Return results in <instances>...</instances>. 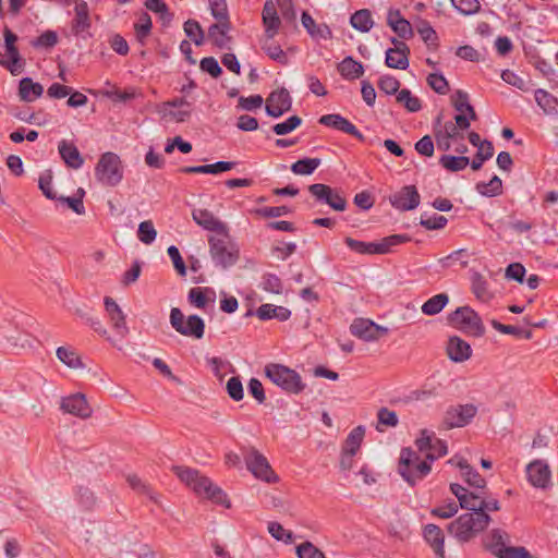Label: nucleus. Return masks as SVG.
I'll use <instances>...</instances> for the list:
<instances>
[{"mask_svg":"<svg viewBox=\"0 0 558 558\" xmlns=\"http://www.w3.org/2000/svg\"><path fill=\"white\" fill-rule=\"evenodd\" d=\"M535 100L545 113H554L557 111L558 101L548 92L544 89H537L535 92Z\"/></svg>","mask_w":558,"mask_h":558,"instance_id":"obj_47","label":"nucleus"},{"mask_svg":"<svg viewBox=\"0 0 558 558\" xmlns=\"http://www.w3.org/2000/svg\"><path fill=\"white\" fill-rule=\"evenodd\" d=\"M411 238L407 234H392L384 238L380 242H375L376 254H387L391 252L392 247L407 243Z\"/></svg>","mask_w":558,"mask_h":558,"instance_id":"obj_40","label":"nucleus"},{"mask_svg":"<svg viewBox=\"0 0 558 558\" xmlns=\"http://www.w3.org/2000/svg\"><path fill=\"white\" fill-rule=\"evenodd\" d=\"M508 538L509 536L505 531L499 529L492 530L487 538L486 547L496 556V551H498V549L508 547L506 546V541H508Z\"/></svg>","mask_w":558,"mask_h":558,"instance_id":"obj_43","label":"nucleus"},{"mask_svg":"<svg viewBox=\"0 0 558 558\" xmlns=\"http://www.w3.org/2000/svg\"><path fill=\"white\" fill-rule=\"evenodd\" d=\"M345 244L354 252L360 254H376L375 242H362L352 238H345Z\"/></svg>","mask_w":558,"mask_h":558,"instance_id":"obj_61","label":"nucleus"},{"mask_svg":"<svg viewBox=\"0 0 558 558\" xmlns=\"http://www.w3.org/2000/svg\"><path fill=\"white\" fill-rule=\"evenodd\" d=\"M377 421L378 425L376 426V429L378 432H383L380 428V425L387 426V427H396L399 423L397 413L392 410H389L388 408H380L377 412Z\"/></svg>","mask_w":558,"mask_h":558,"instance_id":"obj_51","label":"nucleus"},{"mask_svg":"<svg viewBox=\"0 0 558 558\" xmlns=\"http://www.w3.org/2000/svg\"><path fill=\"white\" fill-rule=\"evenodd\" d=\"M471 289L475 298L487 303L493 298V293L488 289V282L480 272H474L471 277Z\"/></svg>","mask_w":558,"mask_h":558,"instance_id":"obj_35","label":"nucleus"},{"mask_svg":"<svg viewBox=\"0 0 558 558\" xmlns=\"http://www.w3.org/2000/svg\"><path fill=\"white\" fill-rule=\"evenodd\" d=\"M58 149L62 160L69 168L80 169L83 166L84 159L73 143L62 140L58 145Z\"/></svg>","mask_w":558,"mask_h":558,"instance_id":"obj_28","label":"nucleus"},{"mask_svg":"<svg viewBox=\"0 0 558 558\" xmlns=\"http://www.w3.org/2000/svg\"><path fill=\"white\" fill-rule=\"evenodd\" d=\"M263 23L265 25L266 37H268V39H272L278 33L281 21L278 16L275 3L271 0L266 1L264 4Z\"/></svg>","mask_w":558,"mask_h":558,"instance_id":"obj_26","label":"nucleus"},{"mask_svg":"<svg viewBox=\"0 0 558 558\" xmlns=\"http://www.w3.org/2000/svg\"><path fill=\"white\" fill-rule=\"evenodd\" d=\"M308 192L320 204H326L336 211H343L347 208V201L340 191L323 183H314L308 186Z\"/></svg>","mask_w":558,"mask_h":558,"instance_id":"obj_12","label":"nucleus"},{"mask_svg":"<svg viewBox=\"0 0 558 558\" xmlns=\"http://www.w3.org/2000/svg\"><path fill=\"white\" fill-rule=\"evenodd\" d=\"M296 555L299 558H326L325 554L308 541L296 546Z\"/></svg>","mask_w":558,"mask_h":558,"instance_id":"obj_56","label":"nucleus"},{"mask_svg":"<svg viewBox=\"0 0 558 558\" xmlns=\"http://www.w3.org/2000/svg\"><path fill=\"white\" fill-rule=\"evenodd\" d=\"M302 124V119L298 116H291L286 121L277 123L272 126V131L277 135H286L294 131Z\"/></svg>","mask_w":558,"mask_h":558,"instance_id":"obj_55","label":"nucleus"},{"mask_svg":"<svg viewBox=\"0 0 558 558\" xmlns=\"http://www.w3.org/2000/svg\"><path fill=\"white\" fill-rule=\"evenodd\" d=\"M137 236L146 245L151 244L156 240L157 231L151 220H145L138 225Z\"/></svg>","mask_w":558,"mask_h":558,"instance_id":"obj_50","label":"nucleus"},{"mask_svg":"<svg viewBox=\"0 0 558 558\" xmlns=\"http://www.w3.org/2000/svg\"><path fill=\"white\" fill-rule=\"evenodd\" d=\"M230 21L218 22L208 28V39L219 49H230L232 37L228 35Z\"/></svg>","mask_w":558,"mask_h":558,"instance_id":"obj_23","label":"nucleus"},{"mask_svg":"<svg viewBox=\"0 0 558 558\" xmlns=\"http://www.w3.org/2000/svg\"><path fill=\"white\" fill-rule=\"evenodd\" d=\"M529 482L536 488H547L550 484L551 473L547 463L535 460L526 466Z\"/></svg>","mask_w":558,"mask_h":558,"instance_id":"obj_20","label":"nucleus"},{"mask_svg":"<svg viewBox=\"0 0 558 558\" xmlns=\"http://www.w3.org/2000/svg\"><path fill=\"white\" fill-rule=\"evenodd\" d=\"M494 155V147L492 142L484 140V145H481L480 148H477V153L470 162L472 170L477 171L482 168L484 161L490 159Z\"/></svg>","mask_w":558,"mask_h":558,"instance_id":"obj_45","label":"nucleus"},{"mask_svg":"<svg viewBox=\"0 0 558 558\" xmlns=\"http://www.w3.org/2000/svg\"><path fill=\"white\" fill-rule=\"evenodd\" d=\"M126 482L131 486L132 489L136 490L140 494L146 495L150 500L158 504V496L154 493V490L144 483L136 474H129L126 476Z\"/></svg>","mask_w":558,"mask_h":558,"instance_id":"obj_44","label":"nucleus"},{"mask_svg":"<svg viewBox=\"0 0 558 558\" xmlns=\"http://www.w3.org/2000/svg\"><path fill=\"white\" fill-rule=\"evenodd\" d=\"M44 93L41 84L34 82L31 77H23L19 84V96L21 100L32 102Z\"/></svg>","mask_w":558,"mask_h":558,"instance_id":"obj_31","label":"nucleus"},{"mask_svg":"<svg viewBox=\"0 0 558 558\" xmlns=\"http://www.w3.org/2000/svg\"><path fill=\"white\" fill-rule=\"evenodd\" d=\"M448 302L449 295L447 293H439L424 302L421 310L427 316L437 315L445 308Z\"/></svg>","mask_w":558,"mask_h":558,"instance_id":"obj_38","label":"nucleus"},{"mask_svg":"<svg viewBox=\"0 0 558 558\" xmlns=\"http://www.w3.org/2000/svg\"><path fill=\"white\" fill-rule=\"evenodd\" d=\"M265 375L271 383L288 393L298 395L305 388L300 374L281 364H268L265 366Z\"/></svg>","mask_w":558,"mask_h":558,"instance_id":"obj_5","label":"nucleus"},{"mask_svg":"<svg viewBox=\"0 0 558 558\" xmlns=\"http://www.w3.org/2000/svg\"><path fill=\"white\" fill-rule=\"evenodd\" d=\"M184 32H185L186 36L190 37L196 46H199L203 44L204 32L197 21L187 20L184 23Z\"/></svg>","mask_w":558,"mask_h":558,"instance_id":"obj_53","label":"nucleus"},{"mask_svg":"<svg viewBox=\"0 0 558 558\" xmlns=\"http://www.w3.org/2000/svg\"><path fill=\"white\" fill-rule=\"evenodd\" d=\"M447 319L450 326L469 337L481 338L486 332L481 316L469 305L458 307Z\"/></svg>","mask_w":558,"mask_h":558,"instance_id":"obj_4","label":"nucleus"},{"mask_svg":"<svg viewBox=\"0 0 558 558\" xmlns=\"http://www.w3.org/2000/svg\"><path fill=\"white\" fill-rule=\"evenodd\" d=\"M97 180L107 186H116L123 178L120 157L114 153H105L95 168Z\"/></svg>","mask_w":558,"mask_h":558,"instance_id":"obj_6","label":"nucleus"},{"mask_svg":"<svg viewBox=\"0 0 558 558\" xmlns=\"http://www.w3.org/2000/svg\"><path fill=\"white\" fill-rule=\"evenodd\" d=\"M426 543L438 558H445V534L436 524H427L423 531Z\"/></svg>","mask_w":558,"mask_h":558,"instance_id":"obj_24","label":"nucleus"},{"mask_svg":"<svg viewBox=\"0 0 558 558\" xmlns=\"http://www.w3.org/2000/svg\"><path fill=\"white\" fill-rule=\"evenodd\" d=\"M228 236L215 238L210 236L208 242L210 246V255L216 265L222 268L234 265L239 258L238 247L227 241Z\"/></svg>","mask_w":558,"mask_h":558,"instance_id":"obj_10","label":"nucleus"},{"mask_svg":"<svg viewBox=\"0 0 558 558\" xmlns=\"http://www.w3.org/2000/svg\"><path fill=\"white\" fill-rule=\"evenodd\" d=\"M5 56L0 52V65L5 68L12 75H19L24 71L25 60L22 58L16 41L19 37L9 27L3 29Z\"/></svg>","mask_w":558,"mask_h":558,"instance_id":"obj_7","label":"nucleus"},{"mask_svg":"<svg viewBox=\"0 0 558 558\" xmlns=\"http://www.w3.org/2000/svg\"><path fill=\"white\" fill-rule=\"evenodd\" d=\"M58 43V35L54 31H46L37 38L31 41L32 46L35 48H52Z\"/></svg>","mask_w":558,"mask_h":558,"instance_id":"obj_57","label":"nucleus"},{"mask_svg":"<svg viewBox=\"0 0 558 558\" xmlns=\"http://www.w3.org/2000/svg\"><path fill=\"white\" fill-rule=\"evenodd\" d=\"M477 408L474 404H458L447 409L442 424L447 429L463 427L475 416Z\"/></svg>","mask_w":558,"mask_h":558,"instance_id":"obj_13","label":"nucleus"},{"mask_svg":"<svg viewBox=\"0 0 558 558\" xmlns=\"http://www.w3.org/2000/svg\"><path fill=\"white\" fill-rule=\"evenodd\" d=\"M415 27L425 44L437 46L438 36L429 22L418 19Z\"/></svg>","mask_w":558,"mask_h":558,"instance_id":"obj_48","label":"nucleus"},{"mask_svg":"<svg viewBox=\"0 0 558 558\" xmlns=\"http://www.w3.org/2000/svg\"><path fill=\"white\" fill-rule=\"evenodd\" d=\"M244 461L248 471L252 474L266 483L278 482L277 474L272 471L267 458L260 453L256 448H247L244 452Z\"/></svg>","mask_w":558,"mask_h":558,"instance_id":"obj_9","label":"nucleus"},{"mask_svg":"<svg viewBox=\"0 0 558 558\" xmlns=\"http://www.w3.org/2000/svg\"><path fill=\"white\" fill-rule=\"evenodd\" d=\"M478 193L485 196H496L501 193L502 182L499 177L494 175L488 183H478L476 185Z\"/></svg>","mask_w":558,"mask_h":558,"instance_id":"obj_52","label":"nucleus"},{"mask_svg":"<svg viewBox=\"0 0 558 558\" xmlns=\"http://www.w3.org/2000/svg\"><path fill=\"white\" fill-rule=\"evenodd\" d=\"M58 360L70 368L77 369L83 368L84 364L77 351L70 347H59L56 351Z\"/></svg>","mask_w":558,"mask_h":558,"instance_id":"obj_33","label":"nucleus"},{"mask_svg":"<svg viewBox=\"0 0 558 558\" xmlns=\"http://www.w3.org/2000/svg\"><path fill=\"white\" fill-rule=\"evenodd\" d=\"M60 408L63 412L83 420L90 417L93 414V409L83 393H74L62 398Z\"/></svg>","mask_w":558,"mask_h":558,"instance_id":"obj_18","label":"nucleus"},{"mask_svg":"<svg viewBox=\"0 0 558 558\" xmlns=\"http://www.w3.org/2000/svg\"><path fill=\"white\" fill-rule=\"evenodd\" d=\"M318 122L322 125L350 134L359 141H364L363 134L356 129V126L338 113L324 114L319 118Z\"/></svg>","mask_w":558,"mask_h":558,"instance_id":"obj_21","label":"nucleus"},{"mask_svg":"<svg viewBox=\"0 0 558 558\" xmlns=\"http://www.w3.org/2000/svg\"><path fill=\"white\" fill-rule=\"evenodd\" d=\"M187 299L193 306L205 308L209 301H215L216 293L211 288H192L189 291Z\"/></svg>","mask_w":558,"mask_h":558,"instance_id":"obj_34","label":"nucleus"},{"mask_svg":"<svg viewBox=\"0 0 558 558\" xmlns=\"http://www.w3.org/2000/svg\"><path fill=\"white\" fill-rule=\"evenodd\" d=\"M397 101L403 105L409 112H417L422 109L421 100L407 88L397 94Z\"/></svg>","mask_w":558,"mask_h":558,"instance_id":"obj_46","label":"nucleus"},{"mask_svg":"<svg viewBox=\"0 0 558 558\" xmlns=\"http://www.w3.org/2000/svg\"><path fill=\"white\" fill-rule=\"evenodd\" d=\"M498 558H535L525 547L508 546L507 548L498 549L496 551Z\"/></svg>","mask_w":558,"mask_h":558,"instance_id":"obj_59","label":"nucleus"},{"mask_svg":"<svg viewBox=\"0 0 558 558\" xmlns=\"http://www.w3.org/2000/svg\"><path fill=\"white\" fill-rule=\"evenodd\" d=\"M173 471L175 475L198 496H203L218 505H223L227 508L230 507L227 495L221 490V488L214 485L208 477L201 475L197 470L175 466Z\"/></svg>","mask_w":558,"mask_h":558,"instance_id":"obj_2","label":"nucleus"},{"mask_svg":"<svg viewBox=\"0 0 558 558\" xmlns=\"http://www.w3.org/2000/svg\"><path fill=\"white\" fill-rule=\"evenodd\" d=\"M447 354L456 363L469 360L472 355L471 345L458 336L450 337L447 343Z\"/></svg>","mask_w":558,"mask_h":558,"instance_id":"obj_25","label":"nucleus"},{"mask_svg":"<svg viewBox=\"0 0 558 558\" xmlns=\"http://www.w3.org/2000/svg\"><path fill=\"white\" fill-rule=\"evenodd\" d=\"M451 464H456L461 470V475L465 480V482L475 488H485L486 481L485 478L478 474L476 470H474L466 460L464 459H456L452 458L448 461Z\"/></svg>","mask_w":558,"mask_h":558,"instance_id":"obj_27","label":"nucleus"},{"mask_svg":"<svg viewBox=\"0 0 558 558\" xmlns=\"http://www.w3.org/2000/svg\"><path fill=\"white\" fill-rule=\"evenodd\" d=\"M338 71L345 80H356L364 73L361 62L355 61L351 57L344 58L338 65Z\"/></svg>","mask_w":558,"mask_h":558,"instance_id":"obj_37","label":"nucleus"},{"mask_svg":"<svg viewBox=\"0 0 558 558\" xmlns=\"http://www.w3.org/2000/svg\"><path fill=\"white\" fill-rule=\"evenodd\" d=\"M75 16L72 21V31L75 34L86 32L90 27L89 8L86 1H76L74 8Z\"/></svg>","mask_w":558,"mask_h":558,"instance_id":"obj_29","label":"nucleus"},{"mask_svg":"<svg viewBox=\"0 0 558 558\" xmlns=\"http://www.w3.org/2000/svg\"><path fill=\"white\" fill-rule=\"evenodd\" d=\"M430 462L422 460L418 450L403 448L399 458L398 472L411 486L426 477L430 472Z\"/></svg>","mask_w":558,"mask_h":558,"instance_id":"obj_3","label":"nucleus"},{"mask_svg":"<svg viewBox=\"0 0 558 558\" xmlns=\"http://www.w3.org/2000/svg\"><path fill=\"white\" fill-rule=\"evenodd\" d=\"M450 490L458 498L460 507L466 510H475L474 507H480L482 502L492 498L469 492L466 488L456 483L450 485Z\"/></svg>","mask_w":558,"mask_h":558,"instance_id":"obj_22","label":"nucleus"},{"mask_svg":"<svg viewBox=\"0 0 558 558\" xmlns=\"http://www.w3.org/2000/svg\"><path fill=\"white\" fill-rule=\"evenodd\" d=\"M427 83L437 94L445 95L449 90L448 81L440 73H430L427 76Z\"/></svg>","mask_w":558,"mask_h":558,"instance_id":"obj_58","label":"nucleus"},{"mask_svg":"<svg viewBox=\"0 0 558 558\" xmlns=\"http://www.w3.org/2000/svg\"><path fill=\"white\" fill-rule=\"evenodd\" d=\"M389 201L393 208L400 211H409L420 205L421 197L414 185H405L390 195Z\"/></svg>","mask_w":558,"mask_h":558,"instance_id":"obj_15","label":"nucleus"},{"mask_svg":"<svg viewBox=\"0 0 558 558\" xmlns=\"http://www.w3.org/2000/svg\"><path fill=\"white\" fill-rule=\"evenodd\" d=\"M211 15L218 22L229 21L228 8L226 0H208Z\"/></svg>","mask_w":558,"mask_h":558,"instance_id":"obj_64","label":"nucleus"},{"mask_svg":"<svg viewBox=\"0 0 558 558\" xmlns=\"http://www.w3.org/2000/svg\"><path fill=\"white\" fill-rule=\"evenodd\" d=\"M401 49H388L386 51L385 63L388 68L405 70L409 66L410 48L407 44L401 45Z\"/></svg>","mask_w":558,"mask_h":558,"instance_id":"obj_30","label":"nucleus"},{"mask_svg":"<svg viewBox=\"0 0 558 558\" xmlns=\"http://www.w3.org/2000/svg\"><path fill=\"white\" fill-rule=\"evenodd\" d=\"M351 26L361 32L368 33L374 26V20L368 9H361L355 11L350 17Z\"/></svg>","mask_w":558,"mask_h":558,"instance_id":"obj_36","label":"nucleus"},{"mask_svg":"<svg viewBox=\"0 0 558 558\" xmlns=\"http://www.w3.org/2000/svg\"><path fill=\"white\" fill-rule=\"evenodd\" d=\"M320 162L319 158H303L292 163L291 171L299 175H310L320 166Z\"/></svg>","mask_w":558,"mask_h":558,"instance_id":"obj_42","label":"nucleus"},{"mask_svg":"<svg viewBox=\"0 0 558 558\" xmlns=\"http://www.w3.org/2000/svg\"><path fill=\"white\" fill-rule=\"evenodd\" d=\"M137 39L143 43L151 29V20L147 13H143L134 25Z\"/></svg>","mask_w":558,"mask_h":558,"instance_id":"obj_63","label":"nucleus"},{"mask_svg":"<svg viewBox=\"0 0 558 558\" xmlns=\"http://www.w3.org/2000/svg\"><path fill=\"white\" fill-rule=\"evenodd\" d=\"M256 315L260 320H268L276 318L279 322H286L291 316V311L283 306H276L274 304H262L257 311Z\"/></svg>","mask_w":558,"mask_h":558,"instance_id":"obj_32","label":"nucleus"},{"mask_svg":"<svg viewBox=\"0 0 558 558\" xmlns=\"http://www.w3.org/2000/svg\"><path fill=\"white\" fill-rule=\"evenodd\" d=\"M262 287L265 291L275 294H280L283 289L281 279L274 274H267L263 277Z\"/></svg>","mask_w":558,"mask_h":558,"instance_id":"obj_62","label":"nucleus"},{"mask_svg":"<svg viewBox=\"0 0 558 558\" xmlns=\"http://www.w3.org/2000/svg\"><path fill=\"white\" fill-rule=\"evenodd\" d=\"M415 446L420 453L425 454V459L433 462L447 454L448 449L444 440L436 438L435 434L427 429L421 430V436L415 440Z\"/></svg>","mask_w":558,"mask_h":558,"instance_id":"obj_11","label":"nucleus"},{"mask_svg":"<svg viewBox=\"0 0 558 558\" xmlns=\"http://www.w3.org/2000/svg\"><path fill=\"white\" fill-rule=\"evenodd\" d=\"M193 220L203 229L228 236V227L208 209H193Z\"/></svg>","mask_w":558,"mask_h":558,"instance_id":"obj_19","label":"nucleus"},{"mask_svg":"<svg viewBox=\"0 0 558 558\" xmlns=\"http://www.w3.org/2000/svg\"><path fill=\"white\" fill-rule=\"evenodd\" d=\"M262 49L270 59L283 65L288 64L289 59L286 52L281 49L279 45L271 43L270 39H268V37H266V40L262 44Z\"/></svg>","mask_w":558,"mask_h":558,"instance_id":"obj_49","label":"nucleus"},{"mask_svg":"<svg viewBox=\"0 0 558 558\" xmlns=\"http://www.w3.org/2000/svg\"><path fill=\"white\" fill-rule=\"evenodd\" d=\"M353 336L364 341H376L388 333V328L366 318H356L350 326Z\"/></svg>","mask_w":558,"mask_h":558,"instance_id":"obj_14","label":"nucleus"},{"mask_svg":"<svg viewBox=\"0 0 558 558\" xmlns=\"http://www.w3.org/2000/svg\"><path fill=\"white\" fill-rule=\"evenodd\" d=\"M459 506L454 500H450L442 506L433 508L430 514L440 519H449L458 512Z\"/></svg>","mask_w":558,"mask_h":558,"instance_id":"obj_60","label":"nucleus"},{"mask_svg":"<svg viewBox=\"0 0 558 558\" xmlns=\"http://www.w3.org/2000/svg\"><path fill=\"white\" fill-rule=\"evenodd\" d=\"M85 195V191L83 189L77 190V196L73 197H57V199L61 203L66 204L74 213L77 215L85 214V207L83 204V196Z\"/></svg>","mask_w":558,"mask_h":558,"instance_id":"obj_54","label":"nucleus"},{"mask_svg":"<svg viewBox=\"0 0 558 558\" xmlns=\"http://www.w3.org/2000/svg\"><path fill=\"white\" fill-rule=\"evenodd\" d=\"M292 98L286 88L270 93L266 99V112L269 117L279 118L291 110Z\"/></svg>","mask_w":558,"mask_h":558,"instance_id":"obj_16","label":"nucleus"},{"mask_svg":"<svg viewBox=\"0 0 558 558\" xmlns=\"http://www.w3.org/2000/svg\"><path fill=\"white\" fill-rule=\"evenodd\" d=\"M364 435L365 428L362 425L353 428L344 440L342 451L350 454H356L363 441Z\"/></svg>","mask_w":558,"mask_h":558,"instance_id":"obj_39","label":"nucleus"},{"mask_svg":"<svg viewBox=\"0 0 558 558\" xmlns=\"http://www.w3.org/2000/svg\"><path fill=\"white\" fill-rule=\"evenodd\" d=\"M475 510L463 513L454 521L448 524V532L461 543H466L483 532L492 522L489 511H499L500 502L496 498H490L474 507Z\"/></svg>","mask_w":558,"mask_h":558,"instance_id":"obj_1","label":"nucleus"},{"mask_svg":"<svg viewBox=\"0 0 558 558\" xmlns=\"http://www.w3.org/2000/svg\"><path fill=\"white\" fill-rule=\"evenodd\" d=\"M105 310L112 329L121 337L124 338L129 333L126 325V315L118 303L110 296L104 299Z\"/></svg>","mask_w":558,"mask_h":558,"instance_id":"obj_17","label":"nucleus"},{"mask_svg":"<svg viewBox=\"0 0 558 558\" xmlns=\"http://www.w3.org/2000/svg\"><path fill=\"white\" fill-rule=\"evenodd\" d=\"M170 324L182 336L201 339L205 332V323L198 315H190L185 319L178 307H173L170 312Z\"/></svg>","mask_w":558,"mask_h":558,"instance_id":"obj_8","label":"nucleus"},{"mask_svg":"<svg viewBox=\"0 0 558 558\" xmlns=\"http://www.w3.org/2000/svg\"><path fill=\"white\" fill-rule=\"evenodd\" d=\"M439 165L449 172H458L470 165V159L465 156L442 155L439 158Z\"/></svg>","mask_w":558,"mask_h":558,"instance_id":"obj_41","label":"nucleus"}]
</instances>
